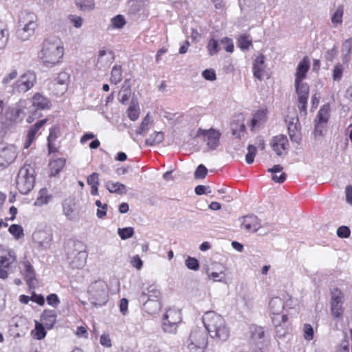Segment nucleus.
<instances>
[{
  "label": "nucleus",
  "instance_id": "nucleus-27",
  "mask_svg": "<svg viewBox=\"0 0 352 352\" xmlns=\"http://www.w3.org/2000/svg\"><path fill=\"white\" fill-rule=\"evenodd\" d=\"M264 330L261 327H254L251 328V339L258 346L260 349L263 347V338L264 336Z\"/></svg>",
  "mask_w": 352,
  "mask_h": 352
},
{
  "label": "nucleus",
  "instance_id": "nucleus-9",
  "mask_svg": "<svg viewBox=\"0 0 352 352\" xmlns=\"http://www.w3.org/2000/svg\"><path fill=\"white\" fill-rule=\"evenodd\" d=\"M182 321L181 312L179 310L170 308L166 310L163 316V329L165 332L175 333L177 325Z\"/></svg>",
  "mask_w": 352,
  "mask_h": 352
},
{
  "label": "nucleus",
  "instance_id": "nucleus-2",
  "mask_svg": "<svg viewBox=\"0 0 352 352\" xmlns=\"http://www.w3.org/2000/svg\"><path fill=\"white\" fill-rule=\"evenodd\" d=\"M63 56V47L58 37L47 38L43 43L40 58L46 66L58 63Z\"/></svg>",
  "mask_w": 352,
  "mask_h": 352
},
{
  "label": "nucleus",
  "instance_id": "nucleus-52",
  "mask_svg": "<svg viewBox=\"0 0 352 352\" xmlns=\"http://www.w3.org/2000/svg\"><path fill=\"white\" fill-rule=\"evenodd\" d=\"M128 80H126L124 81V85L122 87V90L119 93V100L120 102H122V104L125 103L129 99L131 95L130 89L128 88H124L125 85L128 82Z\"/></svg>",
  "mask_w": 352,
  "mask_h": 352
},
{
  "label": "nucleus",
  "instance_id": "nucleus-12",
  "mask_svg": "<svg viewBox=\"0 0 352 352\" xmlns=\"http://www.w3.org/2000/svg\"><path fill=\"white\" fill-rule=\"evenodd\" d=\"M36 76L32 73L23 74L12 86L13 93H25L30 89L35 82Z\"/></svg>",
  "mask_w": 352,
  "mask_h": 352
},
{
  "label": "nucleus",
  "instance_id": "nucleus-60",
  "mask_svg": "<svg viewBox=\"0 0 352 352\" xmlns=\"http://www.w3.org/2000/svg\"><path fill=\"white\" fill-rule=\"evenodd\" d=\"M149 124L148 116L147 115L142 120L140 126L137 129L136 133L140 135H144L146 131L148 130V126Z\"/></svg>",
  "mask_w": 352,
  "mask_h": 352
},
{
  "label": "nucleus",
  "instance_id": "nucleus-64",
  "mask_svg": "<svg viewBox=\"0 0 352 352\" xmlns=\"http://www.w3.org/2000/svg\"><path fill=\"white\" fill-rule=\"evenodd\" d=\"M337 234L340 238H347L350 236V230L347 226H340L337 230Z\"/></svg>",
  "mask_w": 352,
  "mask_h": 352
},
{
  "label": "nucleus",
  "instance_id": "nucleus-54",
  "mask_svg": "<svg viewBox=\"0 0 352 352\" xmlns=\"http://www.w3.org/2000/svg\"><path fill=\"white\" fill-rule=\"evenodd\" d=\"M304 338L306 340H311L314 338V329L309 324H305L303 326Z\"/></svg>",
  "mask_w": 352,
  "mask_h": 352
},
{
  "label": "nucleus",
  "instance_id": "nucleus-23",
  "mask_svg": "<svg viewBox=\"0 0 352 352\" xmlns=\"http://www.w3.org/2000/svg\"><path fill=\"white\" fill-rule=\"evenodd\" d=\"M309 69V62L307 60V58L305 57L299 63L297 67L295 81L302 82V80L305 78Z\"/></svg>",
  "mask_w": 352,
  "mask_h": 352
},
{
  "label": "nucleus",
  "instance_id": "nucleus-28",
  "mask_svg": "<svg viewBox=\"0 0 352 352\" xmlns=\"http://www.w3.org/2000/svg\"><path fill=\"white\" fill-rule=\"evenodd\" d=\"M295 88L298 100H307L309 93L308 85L302 82L295 81Z\"/></svg>",
  "mask_w": 352,
  "mask_h": 352
},
{
  "label": "nucleus",
  "instance_id": "nucleus-39",
  "mask_svg": "<svg viewBox=\"0 0 352 352\" xmlns=\"http://www.w3.org/2000/svg\"><path fill=\"white\" fill-rule=\"evenodd\" d=\"M122 79V69L120 65H115L111 74V82L115 85L120 82Z\"/></svg>",
  "mask_w": 352,
  "mask_h": 352
},
{
  "label": "nucleus",
  "instance_id": "nucleus-50",
  "mask_svg": "<svg viewBox=\"0 0 352 352\" xmlns=\"http://www.w3.org/2000/svg\"><path fill=\"white\" fill-rule=\"evenodd\" d=\"M256 154V147L252 144L248 146V153L245 155V161L248 164H251L254 162V157Z\"/></svg>",
  "mask_w": 352,
  "mask_h": 352
},
{
  "label": "nucleus",
  "instance_id": "nucleus-45",
  "mask_svg": "<svg viewBox=\"0 0 352 352\" xmlns=\"http://www.w3.org/2000/svg\"><path fill=\"white\" fill-rule=\"evenodd\" d=\"M118 234L122 240H126L133 236L134 230L131 227L118 228Z\"/></svg>",
  "mask_w": 352,
  "mask_h": 352
},
{
  "label": "nucleus",
  "instance_id": "nucleus-40",
  "mask_svg": "<svg viewBox=\"0 0 352 352\" xmlns=\"http://www.w3.org/2000/svg\"><path fill=\"white\" fill-rule=\"evenodd\" d=\"M0 157L5 159L7 164H10L16 159V155L13 149L7 148L1 152Z\"/></svg>",
  "mask_w": 352,
  "mask_h": 352
},
{
  "label": "nucleus",
  "instance_id": "nucleus-57",
  "mask_svg": "<svg viewBox=\"0 0 352 352\" xmlns=\"http://www.w3.org/2000/svg\"><path fill=\"white\" fill-rule=\"evenodd\" d=\"M343 68L340 64H337L334 66L333 70V79L335 81H340L342 76Z\"/></svg>",
  "mask_w": 352,
  "mask_h": 352
},
{
  "label": "nucleus",
  "instance_id": "nucleus-19",
  "mask_svg": "<svg viewBox=\"0 0 352 352\" xmlns=\"http://www.w3.org/2000/svg\"><path fill=\"white\" fill-rule=\"evenodd\" d=\"M288 144V140L285 135H279L273 138L271 142V146L273 150L278 156L282 155V151L287 149L286 145Z\"/></svg>",
  "mask_w": 352,
  "mask_h": 352
},
{
  "label": "nucleus",
  "instance_id": "nucleus-25",
  "mask_svg": "<svg viewBox=\"0 0 352 352\" xmlns=\"http://www.w3.org/2000/svg\"><path fill=\"white\" fill-rule=\"evenodd\" d=\"M284 307V303L279 297H275L271 299L269 302V309L272 314L279 316Z\"/></svg>",
  "mask_w": 352,
  "mask_h": 352
},
{
  "label": "nucleus",
  "instance_id": "nucleus-22",
  "mask_svg": "<svg viewBox=\"0 0 352 352\" xmlns=\"http://www.w3.org/2000/svg\"><path fill=\"white\" fill-rule=\"evenodd\" d=\"M33 239L40 248L46 250L50 246L52 238L47 233L39 231L33 234Z\"/></svg>",
  "mask_w": 352,
  "mask_h": 352
},
{
  "label": "nucleus",
  "instance_id": "nucleus-15",
  "mask_svg": "<svg viewBox=\"0 0 352 352\" xmlns=\"http://www.w3.org/2000/svg\"><path fill=\"white\" fill-rule=\"evenodd\" d=\"M69 82V74L65 72L58 74L57 78L54 79L52 84L54 90L57 91V95H62L66 91Z\"/></svg>",
  "mask_w": 352,
  "mask_h": 352
},
{
  "label": "nucleus",
  "instance_id": "nucleus-41",
  "mask_svg": "<svg viewBox=\"0 0 352 352\" xmlns=\"http://www.w3.org/2000/svg\"><path fill=\"white\" fill-rule=\"evenodd\" d=\"M207 50L210 56H214L221 50V47L217 40L210 38L207 45Z\"/></svg>",
  "mask_w": 352,
  "mask_h": 352
},
{
  "label": "nucleus",
  "instance_id": "nucleus-56",
  "mask_svg": "<svg viewBox=\"0 0 352 352\" xmlns=\"http://www.w3.org/2000/svg\"><path fill=\"white\" fill-rule=\"evenodd\" d=\"M315 127L314 131V135L315 137L317 136H322L323 135V130L326 127L327 123H323L322 122H319L317 120L314 121Z\"/></svg>",
  "mask_w": 352,
  "mask_h": 352
},
{
  "label": "nucleus",
  "instance_id": "nucleus-58",
  "mask_svg": "<svg viewBox=\"0 0 352 352\" xmlns=\"http://www.w3.org/2000/svg\"><path fill=\"white\" fill-rule=\"evenodd\" d=\"M128 116L132 121H135L139 118V109L135 105H130L128 109Z\"/></svg>",
  "mask_w": 352,
  "mask_h": 352
},
{
  "label": "nucleus",
  "instance_id": "nucleus-49",
  "mask_svg": "<svg viewBox=\"0 0 352 352\" xmlns=\"http://www.w3.org/2000/svg\"><path fill=\"white\" fill-rule=\"evenodd\" d=\"M237 45L241 50H248L252 45V40L250 38V36H241L238 38Z\"/></svg>",
  "mask_w": 352,
  "mask_h": 352
},
{
  "label": "nucleus",
  "instance_id": "nucleus-33",
  "mask_svg": "<svg viewBox=\"0 0 352 352\" xmlns=\"http://www.w3.org/2000/svg\"><path fill=\"white\" fill-rule=\"evenodd\" d=\"M330 105L329 104H324L319 110L316 119L315 120L327 123L330 116Z\"/></svg>",
  "mask_w": 352,
  "mask_h": 352
},
{
  "label": "nucleus",
  "instance_id": "nucleus-10",
  "mask_svg": "<svg viewBox=\"0 0 352 352\" xmlns=\"http://www.w3.org/2000/svg\"><path fill=\"white\" fill-rule=\"evenodd\" d=\"M30 106V100H20L14 106L8 108V113L10 114V119L16 121L19 118L22 119L28 113H34Z\"/></svg>",
  "mask_w": 352,
  "mask_h": 352
},
{
  "label": "nucleus",
  "instance_id": "nucleus-16",
  "mask_svg": "<svg viewBox=\"0 0 352 352\" xmlns=\"http://www.w3.org/2000/svg\"><path fill=\"white\" fill-rule=\"evenodd\" d=\"M241 227L248 232H255L261 228L260 220L254 215H246L239 219Z\"/></svg>",
  "mask_w": 352,
  "mask_h": 352
},
{
  "label": "nucleus",
  "instance_id": "nucleus-47",
  "mask_svg": "<svg viewBox=\"0 0 352 352\" xmlns=\"http://www.w3.org/2000/svg\"><path fill=\"white\" fill-rule=\"evenodd\" d=\"M111 23L113 28L120 29L126 24V20L122 15L118 14L111 19Z\"/></svg>",
  "mask_w": 352,
  "mask_h": 352
},
{
  "label": "nucleus",
  "instance_id": "nucleus-14",
  "mask_svg": "<svg viewBox=\"0 0 352 352\" xmlns=\"http://www.w3.org/2000/svg\"><path fill=\"white\" fill-rule=\"evenodd\" d=\"M22 267H21V272L24 276V278L26 283L28 285L30 288H35L36 286V272L33 268V266L28 261H23L21 263Z\"/></svg>",
  "mask_w": 352,
  "mask_h": 352
},
{
  "label": "nucleus",
  "instance_id": "nucleus-36",
  "mask_svg": "<svg viewBox=\"0 0 352 352\" xmlns=\"http://www.w3.org/2000/svg\"><path fill=\"white\" fill-rule=\"evenodd\" d=\"M352 50V38L346 40L342 44V52L343 54V61L347 63L350 60V54Z\"/></svg>",
  "mask_w": 352,
  "mask_h": 352
},
{
  "label": "nucleus",
  "instance_id": "nucleus-59",
  "mask_svg": "<svg viewBox=\"0 0 352 352\" xmlns=\"http://www.w3.org/2000/svg\"><path fill=\"white\" fill-rule=\"evenodd\" d=\"M45 327L43 324L36 322L35 329L36 331L37 338L41 340L45 337L46 331L45 329Z\"/></svg>",
  "mask_w": 352,
  "mask_h": 352
},
{
  "label": "nucleus",
  "instance_id": "nucleus-43",
  "mask_svg": "<svg viewBox=\"0 0 352 352\" xmlns=\"http://www.w3.org/2000/svg\"><path fill=\"white\" fill-rule=\"evenodd\" d=\"M46 122L47 119H43L35 123L29 129L27 136L34 139L38 131L46 123Z\"/></svg>",
  "mask_w": 352,
  "mask_h": 352
},
{
  "label": "nucleus",
  "instance_id": "nucleus-61",
  "mask_svg": "<svg viewBox=\"0 0 352 352\" xmlns=\"http://www.w3.org/2000/svg\"><path fill=\"white\" fill-rule=\"evenodd\" d=\"M221 43L224 45V48L228 52H232L234 50V45L232 39L225 37L221 40Z\"/></svg>",
  "mask_w": 352,
  "mask_h": 352
},
{
  "label": "nucleus",
  "instance_id": "nucleus-6",
  "mask_svg": "<svg viewBox=\"0 0 352 352\" xmlns=\"http://www.w3.org/2000/svg\"><path fill=\"white\" fill-rule=\"evenodd\" d=\"M34 168L25 164L19 171L16 184L19 191L23 195L29 193L34 186Z\"/></svg>",
  "mask_w": 352,
  "mask_h": 352
},
{
  "label": "nucleus",
  "instance_id": "nucleus-46",
  "mask_svg": "<svg viewBox=\"0 0 352 352\" xmlns=\"http://www.w3.org/2000/svg\"><path fill=\"white\" fill-rule=\"evenodd\" d=\"M46 192L47 190L45 188H43L39 191V196L37 197L34 203L35 206H40L48 203L50 197L46 195Z\"/></svg>",
  "mask_w": 352,
  "mask_h": 352
},
{
  "label": "nucleus",
  "instance_id": "nucleus-35",
  "mask_svg": "<svg viewBox=\"0 0 352 352\" xmlns=\"http://www.w3.org/2000/svg\"><path fill=\"white\" fill-rule=\"evenodd\" d=\"M57 127H52L50 129V134L47 137V146L50 153H54L56 151V148L54 147V142L57 138Z\"/></svg>",
  "mask_w": 352,
  "mask_h": 352
},
{
  "label": "nucleus",
  "instance_id": "nucleus-1",
  "mask_svg": "<svg viewBox=\"0 0 352 352\" xmlns=\"http://www.w3.org/2000/svg\"><path fill=\"white\" fill-rule=\"evenodd\" d=\"M203 322L210 337L219 341H226L230 330L223 318L214 311H207L203 316Z\"/></svg>",
  "mask_w": 352,
  "mask_h": 352
},
{
  "label": "nucleus",
  "instance_id": "nucleus-11",
  "mask_svg": "<svg viewBox=\"0 0 352 352\" xmlns=\"http://www.w3.org/2000/svg\"><path fill=\"white\" fill-rule=\"evenodd\" d=\"M344 294L338 288L331 290V310L334 318H340L344 313Z\"/></svg>",
  "mask_w": 352,
  "mask_h": 352
},
{
  "label": "nucleus",
  "instance_id": "nucleus-30",
  "mask_svg": "<svg viewBox=\"0 0 352 352\" xmlns=\"http://www.w3.org/2000/svg\"><path fill=\"white\" fill-rule=\"evenodd\" d=\"M283 169V168L279 164L274 165L272 168H268V172L274 173L272 176V179L274 182L281 184L285 181L286 174L285 173H282L280 176H278V175H276V173L281 172Z\"/></svg>",
  "mask_w": 352,
  "mask_h": 352
},
{
  "label": "nucleus",
  "instance_id": "nucleus-62",
  "mask_svg": "<svg viewBox=\"0 0 352 352\" xmlns=\"http://www.w3.org/2000/svg\"><path fill=\"white\" fill-rule=\"evenodd\" d=\"M8 41V33L6 29H1L0 31V49H3L6 45Z\"/></svg>",
  "mask_w": 352,
  "mask_h": 352
},
{
  "label": "nucleus",
  "instance_id": "nucleus-38",
  "mask_svg": "<svg viewBox=\"0 0 352 352\" xmlns=\"http://www.w3.org/2000/svg\"><path fill=\"white\" fill-rule=\"evenodd\" d=\"M164 133L162 132H155L146 140V144L153 146L161 143L164 140Z\"/></svg>",
  "mask_w": 352,
  "mask_h": 352
},
{
  "label": "nucleus",
  "instance_id": "nucleus-3",
  "mask_svg": "<svg viewBox=\"0 0 352 352\" xmlns=\"http://www.w3.org/2000/svg\"><path fill=\"white\" fill-rule=\"evenodd\" d=\"M67 260L72 268L80 269L86 263L87 253L80 241L69 240L65 246Z\"/></svg>",
  "mask_w": 352,
  "mask_h": 352
},
{
  "label": "nucleus",
  "instance_id": "nucleus-34",
  "mask_svg": "<svg viewBox=\"0 0 352 352\" xmlns=\"http://www.w3.org/2000/svg\"><path fill=\"white\" fill-rule=\"evenodd\" d=\"M144 5V0H130L129 1V13L135 14L143 8Z\"/></svg>",
  "mask_w": 352,
  "mask_h": 352
},
{
  "label": "nucleus",
  "instance_id": "nucleus-31",
  "mask_svg": "<svg viewBox=\"0 0 352 352\" xmlns=\"http://www.w3.org/2000/svg\"><path fill=\"white\" fill-rule=\"evenodd\" d=\"M65 164V160L63 158H58L50 163V175L56 176L63 168Z\"/></svg>",
  "mask_w": 352,
  "mask_h": 352
},
{
  "label": "nucleus",
  "instance_id": "nucleus-21",
  "mask_svg": "<svg viewBox=\"0 0 352 352\" xmlns=\"http://www.w3.org/2000/svg\"><path fill=\"white\" fill-rule=\"evenodd\" d=\"M265 69V56L261 54L254 60L253 63L254 76L258 80H262Z\"/></svg>",
  "mask_w": 352,
  "mask_h": 352
},
{
  "label": "nucleus",
  "instance_id": "nucleus-13",
  "mask_svg": "<svg viewBox=\"0 0 352 352\" xmlns=\"http://www.w3.org/2000/svg\"><path fill=\"white\" fill-rule=\"evenodd\" d=\"M201 136L207 138V146L211 150H214L219 144L221 133L215 129L205 130L199 129L197 131V137Z\"/></svg>",
  "mask_w": 352,
  "mask_h": 352
},
{
  "label": "nucleus",
  "instance_id": "nucleus-7",
  "mask_svg": "<svg viewBox=\"0 0 352 352\" xmlns=\"http://www.w3.org/2000/svg\"><path fill=\"white\" fill-rule=\"evenodd\" d=\"M207 345V333L199 328L193 329L187 340V346L190 352H204Z\"/></svg>",
  "mask_w": 352,
  "mask_h": 352
},
{
  "label": "nucleus",
  "instance_id": "nucleus-48",
  "mask_svg": "<svg viewBox=\"0 0 352 352\" xmlns=\"http://www.w3.org/2000/svg\"><path fill=\"white\" fill-rule=\"evenodd\" d=\"M8 230L16 239H19L23 236V230L20 225L12 224L10 226Z\"/></svg>",
  "mask_w": 352,
  "mask_h": 352
},
{
  "label": "nucleus",
  "instance_id": "nucleus-63",
  "mask_svg": "<svg viewBox=\"0 0 352 352\" xmlns=\"http://www.w3.org/2000/svg\"><path fill=\"white\" fill-rule=\"evenodd\" d=\"M47 302L53 307H56L60 303V300L56 294H51L47 296Z\"/></svg>",
  "mask_w": 352,
  "mask_h": 352
},
{
  "label": "nucleus",
  "instance_id": "nucleus-4",
  "mask_svg": "<svg viewBox=\"0 0 352 352\" xmlns=\"http://www.w3.org/2000/svg\"><path fill=\"white\" fill-rule=\"evenodd\" d=\"M38 26L37 16L30 12H24L21 14L19 21V28L16 31L18 38L22 41H28L34 35Z\"/></svg>",
  "mask_w": 352,
  "mask_h": 352
},
{
  "label": "nucleus",
  "instance_id": "nucleus-32",
  "mask_svg": "<svg viewBox=\"0 0 352 352\" xmlns=\"http://www.w3.org/2000/svg\"><path fill=\"white\" fill-rule=\"evenodd\" d=\"M144 309L149 314H155L161 309L160 300L142 302Z\"/></svg>",
  "mask_w": 352,
  "mask_h": 352
},
{
  "label": "nucleus",
  "instance_id": "nucleus-20",
  "mask_svg": "<svg viewBox=\"0 0 352 352\" xmlns=\"http://www.w3.org/2000/svg\"><path fill=\"white\" fill-rule=\"evenodd\" d=\"M113 56L111 52H107L105 50H100L98 54V62L96 64L99 69H105L113 61Z\"/></svg>",
  "mask_w": 352,
  "mask_h": 352
},
{
  "label": "nucleus",
  "instance_id": "nucleus-26",
  "mask_svg": "<svg viewBox=\"0 0 352 352\" xmlns=\"http://www.w3.org/2000/svg\"><path fill=\"white\" fill-rule=\"evenodd\" d=\"M75 205L74 201L69 198L65 199L63 203V213L69 220H74L76 219V214L74 212Z\"/></svg>",
  "mask_w": 352,
  "mask_h": 352
},
{
  "label": "nucleus",
  "instance_id": "nucleus-18",
  "mask_svg": "<svg viewBox=\"0 0 352 352\" xmlns=\"http://www.w3.org/2000/svg\"><path fill=\"white\" fill-rule=\"evenodd\" d=\"M32 110L34 113L37 110H44L50 107V101L39 93L34 95L31 100Z\"/></svg>",
  "mask_w": 352,
  "mask_h": 352
},
{
  "label": "nucleus",
  "instance_id": "nucleus-37",
  "mask_svg": "<svg viewBox=\"0 0 352 352\" xmlns=\"http://www.w3.org/2000/svg\"><path fill=\"white\" fill-rule=\"evenodd\" d=\"M76 6L83 12H89L94 8V0H76Z\"/></svg>",
  "mask_w": 352,
  "mask_h": 352
},
{
  "label": "nucleus",
  "instance_id": "nucleus-17",
  "mask_svg": "<svg viewBox=\"0 0 352 352\" xmlns=\"http://www.w3.org/2000/svg\"><path fill=\"white\" fill-rule=\"evenodd\" d=\"M139 299L140 302L160 300L161 293L155 285H151L146 288H142Z\"/></svg>",
  "mask_w": 352,
  "mask_h": 352
},
{
  "label": "nucleus",
  "instance_id": "nucleus-53",
  "mask_svg": "<svg viewBox=\"0 0 352 352\" xmlns=\"http://www.w3.org/2000/svg\"><path fill=\"white\" fill-rule=\"evenodd\" d=\"M208 173V169L203 164L199 165L195 171V179H204Z\"/></svg>",
  "mask_w": 352,
  "mask_h": 352
},
{
  "label": "nucleus",
  "instance_id": "nucleus-24",
  "mask_svg": "<svg viewBox=\"0 0 352 352\" xmlns=\"http://www.w3.org/2000/svg\"><path fill=\"white\" fill-rule=\"evenodd\" d=\"M41 320L46 328L52 329L56 321V314L54 311L45 310L41 315Z\"/></svg>",
  "mask_w": 352,
  "mask_h": 352
},
{
  "label": "nucleus",
  "instance_id": "nucleus-5",
  "mask_svg": "<svg viewBox=\"0 0 352 352\" xmlns=\"http://www.w3.org/2000/svg\"><path fill=\"white\" fill-rule=\"evenodd\" d=\"M89 300L94 307L105 305L109 299V288L107 283L102 280L93 282L88 287Z\"/></svg>",
  "mask_w": 352,
  "mask_h": 352
},
{
  "label": "nucleus",
  "instance_id": "nucleus-42",
  "mask_svg": "<svg viewBox=\"0 0 352 352\" xmlns=\"http://www.w3.org/2000/svg\"><path fill=\"white\" fill-rule=\"evenodd\" d=\"M246 126L244 123H241L239 125L236 122L232 123V134L236 138L241 139V136L243 135L244 132L245 131Z\"/></svg>",
  "mask_w": 352,
  "mask_h": 352
},
{
  "label": "nucleus",
  "instance_id": "nucleus-8",
  "mask_svg": "<svg viewBox=\"0 0 352 352\" xmlns=\"http://www.w3.org/2000/svg\"><path fill=\"white\" fill-rule=\"evenodd\" d=\"M16 256L13 251L0 246V278L6 279L10 272L16 267Z\"/></svg>",
  "mask_w": 352,
  "mask_h": 352
},
{
  "label": "nucleus",
  "instance_id": "nucleus-44",
  "mask_svg": "<svg viewBox=\"0 0 352 352\" xmlns=\"http://www.w3.org/2000/svg\"><path fill=\"white\" fill-rule=\"evenodd\" d=\"M287 130H288V134L289 135L291 141L296 142V143H299L300 141V136L298 133V125L289 126L287 127Z\"/></svg>",
  "mask_w": 352,
  "mask_h": 352
},
{
  "label": "nucleus",
  "instance_id": "nucleus-51",
  "mask_svg": "<svg viewBox=\"0 0 352 352\" xmlns=\"http://www.w3.org/2000/svg\"><path fill=\"white\" fill-rule=\"evenodd\" d=\"M185 265L188 269L194 271H197L199 269V261L194 257L188 256L185 261Z\"/></svg>",
  "mask_w": 352,
  "mask_h": 352
},
{
  "label": "nucleus",
  "instance_id": "nucleus-29",
  "mask_svg": "<svg viewBox=\"0 0 352 352\" xmlns=\"http://www.w3.org/2000/svg\"><path fill=\"white\" fill-rule=\"evenodd\" d=\"M105 186L111 193L123 195L127 192L126 186L120 182H107L105 183Z\"/></svg>",
  "mask_w": 352,
  "mask_h": 352
},
{
  "label": "nucleus",
  "instance_id": "nucleus-55",
  "mask_svg": "<svg viewBox=\"0 0 352 352\" xmlns=\"http://www.w3.org/2000/svg\"><path fill=\"white\" fill-rule=\"evenodd\" d=\"M343 15V8L342 6H338L335 11L334 14L331 16V21L333 23H340L342 22V18Z\"/></svg>",
  "mask_w": 352,
  "mask_h": 352
}]
</instances>
